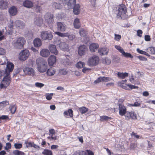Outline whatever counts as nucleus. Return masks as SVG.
<instances>
[{
  "label": "nucleus",
  "instance_id": "1",
  "mask_svg": "<svg viewBox=\"0 0 155 155\" xmlns=\"http://www.w3.org/2000/svg\"><path fill=\"white\" fill-rule=\"evenodd\" d=\"M37 65V69L38 71L41 73L45 72L47 69V62L42 58H39L36 61Z\"/></svg>",
  "mask_w": 155,
  "mask_h": 155
},
{
  "label": "nucleus",
  "instance_id": "2",
  "mask_svg": "<svg viewBox=\"0 0 155 155\" xmlns=\"http://www.w3.org/2000/svg\"><path fill=\"white\" fill-rule=\"evenodd\" d=\"M26 42L25 39L23 37H19L13 41V45L16 48L21 49L23 48L24 45Z\"/></svg>",
  "mask_w": 155,
  "mask_h": 155
},
{
  "label": "nucleus",
  "instance_id": "3",
  "mask_svg": "<svg viewBox=\"0 0 155 155\" xmlns=\"http://www.w3.org/2000/svg\"><path fill=\"white\" fill-rule=\"evenodd\" d=\"M117 16L118 18H123L127 12L126 8L124 5L123 4L119 5L117 9Z\"/></svg>",
  "mask_w": 155,
  "mask_h": 155
},
{
  "label": "nucleus",
  "instance_id": "4",
  "mask_svg": "<svg viewBox=\"0 0 155 155\" xmlns=\"http://www.w3.org/2000/svg\"><path fill=\"white\" fill-rule=\"evenodd\" d=\"M99 58L96 55H93L90 57L87 61V64L89 66H94L98 64Z\"/></svg>",
  "mask_w": 155,
  "mask_h": 155
},
{
  "label": "nucleus",
  "instance_id": "5",
  "mask_svg": "<svg viewBox=\"0 0 155 155\" xmlns=\"http://www.w3.org/2000/svg\"><path fill=\"white\" fill-rule=\"evenodd\" d=\"M41 38L43 40H51L53 38L51 32L48 31H43L41 32Z\"/></svg>",
  "mask_w": 155,
  "mask_h": 155
},
{
  "label": "nucleus",
  "instance_id": "6",
  "mask_svg": "<svg viewBox=\"0 0 155 155\" xmlns=\"http://www.w3.org/2000/svg\"><path fill=\"white\" fill-rule=\"evenodd\" d=\"M11 81V78L9 75L6 74L4 77L1 84V88H5L10 84Z\"/></svg>",
  "mask_w": 155,
  "mask_h": 155
},
{
  "label": "nucleus",
  "instance_id": "7",
  "mask_svg": "<svg viewBox=\"0 0 155 155\" xmlns=\"http://www.w3.org/2000/svg\"><path fill=\"white\" fill-rule=\"evenodd\" d=\"M29 54L28 50L25 49L21 51L19 53V59L20 60L25 61L28 58Z\"/></svg>",
  "mask_w": 155,
  "mask_h": 155
},
{
  "label": "nucleus",
  "instance_id": "8",
  "mask_svg": "<svg viewBox=\"0 0 155 155\" xmlns=\"http://www.w3.org/2000/svg\"><path fill=\"white\" fill-rule=\"evenodd\" d=\"M125 119L128 120L130 119L136 120L137 119V115L134 111H127L125 114Z\"/></svg>",
  "mask_w": 155,
  "mask_h": 155
},
{
  "label": "nucleus",
  "instance_id": "9",
  "mask_svg": "<svg viewBox=\"0 0 155 155\" xmlns=\"http://www.w3.org/2000/svg\"><path fill=\"white\" fill-rule=\"evenodd\" d=\"M45 21L48 24H52L54 22L53 15L51 13H47L45 15Z\"/></svg>",
  "mask_w": 155,
  "mask_h": 155
},
{
  "label": "nucleus",
  "instance_id": "10",
  "mask_svg": "<svg viewBox=\"0 0 155 155\" xmlns=\"http://www.w3.org/2000/svg\"><path fill=\"white\" fill-rule=\"evenodd\" d=\"M57 25L58 31L61 32H64L65 31L66 29V25L64 23L58 22L57 23Z\"/></svg>",
  "mask_w": 155,
  "mask_h": 155
},
{
  "label": "nucleus",
  "instance_id": "11",
  "mask_svg": "<svg viewBox=\"0 0 155 155\" xmlns=\"http://www.w3.org/2000/svg\"><path fill=\"white\" fill-rule=\"evenodd\" d=\"M14 68V64L11 62L8 63L6 68L5 71V74L9 75L11 72H12Z\"/></svg>",
  "mask_w": 155,
  "mask_h": 155
},
{
  "label": "nucleus",
  "instance_id": "12",
  "mask_svg": "<svg viewBox=\"0 0 155 155\" xmlns=\"http://www.w3.org/2000/svg\"><path fill=\"white\" fill-rule=\"evenodd\" d=\"M111 80V79L109 77H100L98 79L94 81V82L95 83H98L101 81H104L105 82L110 81Z\"/></svg>",
  "mask_w": 155,
  "mask_h": 155
},
{
  "label": "nucleus",
  "instance_id": "13",
  "mask_svg": "<svg viewBox=\"0 0 155 155\" xmlns=\"http://www.w3.org/2000/svg\"><path fill=\"white\" fill-rule=\"evenodd\" d=\"M24 73L26 74H28L29 75H33L35 74V71L31 68H26L23 69Z\"/></svg>",
  "mask_w": 155,
  "mask_h": 155
},
{
  "label": "nucleus",
  "instance_id": "14",
  "mask_svg": "<svg viewBox=\"0 0 155 155\" xmlns=\"http://www.w3.org/2000/svg\"><path fill=\"white\" fill-rule=\"evenodd\" d=\"M87 50V48L85 45H83L80 46L78 49V54L80 56L84 55Z\"/></svg>",
  "mask_w": 155,
  "mask_h": 155
},
{
  "label": "nucleus",
  "instance_id": "15",
  "mask_svg": "<svg viewBox=\"0 0 155 155\" xmlns=\"http://www.w3.org/2000/svg\"><path fill=\"white\" fill-rule=\"evenodd\" d=\"M119 113L121 116L125 115L126 111V109L125 106L122 104H119Z\"/></svg>",
  "mask_w": 155,
  "mask_h": 155
},
{
  "label": "nucleus",
  "instance_id": "16",
  "mask_svg": "<svg viewBox=\"0 0 155 155\" xmlns=\"http://www.w3.org/2000/svg\"><path fill=\"white\" fill-rule=\"evenodd\" d=\"M40 55L44 57H47L50 54V52L49 50L47 49H43L40 51Z\"/></svg>",
  "mask_w": 155,
  "mask_h": 155
},
{
  "label": "nucleus",
  "instance_id": "17",
  "mask_svg": "<svg viewBox=\"0 0 155 155\" xmlns=\"http://www.w3.org/2000/svg\"><path fill=\"white\" fill-rule=\"evenodd\" d=\"M35 24L37 26H41L43 23V19L41 17H36L34 19Z\"/></svg>",
  "mask_w": 155,
  "mask_h": 155
},
{
  "label": "nucleus",
  "instance_id": "18",
  "mask_svg": "<svg viewBox=\"0 0 155 155\" xmlns=\"http://www.w3.org/2000/svg\"><path fill=\"white\" fill-rule=\"evenodd\" d=\"M48 48L51 53H53L57 55L58 54V51L54 45H50L49 46Z\"/></svg>",
  "mask_w": 155,
  "mask_h": 155
},
{
  "label": "nucleus",
  "instance_id": "19",
  "mask_svg": "<svg viewBox=\"0 0 155 155\" xmlns=\"http://www.w3.org/2000/svg\"><path fill=\"white\" fill-rule=\"evenodd\" d=\"M56 61V57L54 55L50 56L48 59L49 65L50 66L53 65Z\"/></svg>",
  "mask_w": 155,
  "mask_h": 155
},
{
  "label": "nucleus",
  "instance_id": "20",
  "mask_svg": "<svg viewBox=\"0 0 155 155\" xmlns=\"http://www.w3.org/2000/svg\"><path fill=\"white\" fill-rule=\"evenodd\" d=\"M99 47V45L97 44L93 43L89 45V49L91 52H95Z\"/></svg>",
  "mask_w": 155,
  "mask_h": 155
},
{
  "label": "nucleus",
  "instance_id": "21",
  "mask_svg": "<svg viewBox=\"0 0 155 155\" xmlns=\"http://www.w3.org/2000/svg\"><path fill=\"white\" fill-rule=\"evenodd\" d=\"M34 46L35 47H41L42 45V42L41 40L38 38H36L33 41Z\"/></svg>",
  "mask_w": 155,
  "mask_h": 155
},
{
  "label": "nucleus",
  "instance_id": "22",
  "mask_svg": "<svg viewBox=\"0 0 155 155\" xmlns=\"http://www.w3.org/2000/svg\"><path fill=\"white\" fill-rule=\"evenodd\" d=\"M59 47L60 49L63 51H67L69 48L68 45L65 42L60 43L59 45Z\"/></svg>",
  "mask_w": 155,
  "mask_h": 155
},
{
  "label": "nucleus",
  "instance_id": "23",
  "mask_svg": "<svg viewBox=\"0 0 155 155\" xmlns=\"http://www.w3.org/2000/svg\"><path fill=\"white\" fill-rule=\"evenodd\" d=\"M109 50L107 48H101L98 50V53L101 55H107Z\"/></svg>",
  "mask_w": 155,
  "mask_h": 155
},
{
  "label": "nucleus",
  "instance_id": "24",
  "mask_svg": "<svg viewBox=\"0 0 155 155\" xmlns=\"http://www.w3.org/2000/svg\"><path fill=\"white\" fill-rule=\"evenodd\" d=\"M23 5L25 7L30 8L33 6V4L32 2L30 1L26 0L23 2Z\"/></svg>",
  "mask_w": 155,
  "mask_h": 155
},
{
  "label": "nucleus",
  "instance_id": "25",
  "mask_svg": "<svg viewBox=\"0 0 155 155\" xmlns=\"http://www.w3.org/2000/svg\"><path fill=\"white\" fill-rule=\"evenodd\" d=\"M76 3V0H69L67 3L68 8L70 9L73 8Z\"/></svg>",
  "mask_w": 155,
  "mask_h": 155
},
{
  "label": "nucleus",
  "instance_id": "26",
  "mask_svg": "<svg viewBox=\"0 0 155 155\" xmlns=\"http://www.w3.org/2000/svg\"><path fill=\"white\" fill-rule=\"evenodd\" d=\"M17 8L15 6L11 7L9 10V12L11 15H15L17 14Z\"/></svg>",
  "mask_w": 155,
  "mask_h": 155
},
{
  "label": "nucleus",
  "instance_id": "27",
  "mask_svg": "<svg viewBox=\"0 0 155 155\" xmlns=\"http://www.w3.org/2000/svg\"><path fill=\"white\" fill-rule=\"evenodd\" d=\"M15 25L16 27L22 28L25 26V24L21 21L17 20L15 22Z\"/></svg>",
  "mask_w": 155,
  "mask_h": 155
},
{
  "label": "nucleus",
  "instance_id": "28",
  "mask_svg": "<svg viewBox=\"0 0 155 155\" xmlns=\"http://www.w3.org/2000/svg\"><path fill=\"white\" fill-rule=\"evenodd\" d=\"M80 5L79 4H77L73 7V12L75 15H77L79 14L80 12Z\"/></svg>",
  "mask_w": 155,
  "mask_h": 155
},
{
  "label": "nucleus",
  "instance_id": "29",
  "mask_svg": "<svg viewBox=\"0 0 155 155\" xmlns=\"http://www.w3.org/2000/svg\"><path fill=\"white\" fill-rule=\"evenodd\" d=\"M8 2L4 0H0V8L5 9L7 8Z\"/></svg>",
  "mask_w": 155,
  "mask_h": 155
},
{
  "label": "nucleus",
  "instance_id": "30",
  "mask_svg": "<svg viewBox=\"0 0 155 155\" xmlns=\"http://www.w3.org/2000/svg\"><path fill=\"white\" fill-rule=\"evenodd\" d=\"M117 75L118 77L119 78L121 79H123L128 76V73L126 72L120 73V72H118L117 74Z\"/></svg>",
  "mask_w": 155,
  "mask_h": 155
},
{
  "label": "nucleus",
  "instance_id": "31",
  "mask_svg": "<svg viewBox=\"0 0 155 155\" xmlns=\"http://www.w3.org/2000/svg\"><path fill=\"white\" fill-rule=\"evenodd\" d=\"M55 69L52 67L48 69L47 71V74L50 76L53 75L55 73Z\"/></svg>",
  "mask_w": 155,
  "mask_h": 155
},
{
  "label": "nucleus",
  "instance_id": "32",
  "mask_svg": "<svg viewBox=\"0 0 155 155\" xmlns=\"http://www.w3.org/2000/svg\"><path fill=\"white\" fill-rule=\"evenodd\" d=\"M74 25L75 28L78 29L80 27V23L79 20L78 18H76L74 22Z\"/></svg>",
  "mask_w": 155,
  "mask_h": 155
},
{
  "label": "nucleus",
  "instance_id": "33",
  "mask_svg": "<svg viewBox=\"0 0 155 155\" xmlns=\"http://www.w3.org/2000/svg\"><path fill=\"white\" fill-rule=\"evenodd\" d=\"M64 114L66 117H67L68 114L70 117H72L73 115V111L71 109H69L68 111H65L64 112Z\"/></svg>",
  "mask_w": 155,
  "mask_h": 155
},
{
  "label": "nucleus",
  "instance_id": "34",
  "mask_svg": "<svg viewBox=\"0 0 155 155\" xmlns=\"http://www.w3.org/2000/svg\"><path fill=\"white\" fill-rule=\"evenodd\" d=\"M9 104V102L5 101L0 102V110L3 109L4 107Z\"/></svg>",
  "mask_w": 155,
  "mask_h": 155
},
{
  "label": "nucleus",
  "instance_id": "35",
  "mask_svg": "<svg viewBox=\"0 0 155 155\" xmlns=\"http://www.w3.org/2000/svg\"><path fill=\"white\" fill-rule=\"evenodd\" d=\"M69 57V56L68 55H66L65 58H63L62 59V62L64 65H68L70 63V60L69 58L67 57Z\"/></svg>",
  "mask_w": 155,
  "mask_h": 155
},
{
  "label": "nucleus",
  "instance_id": "36",
  "mask_svg": "<svg viewBox=\"0 0 155 155\" xmlns=\"http://www.w3.org/2000/svg\"><path fill=\"white\" fill-rule=\"evenodd\" d=\"M55 33L59 36L62 37H68L69 34V33L68 32L62 33L59 32H56Z\"/></svg>",
  "mask_w": 155,
  "mask_h": 155
},
{
  "label": "nucleus",
  "instance_id": "37",
  "mask_svg": "<svg viewBox=\"0 0 155 155\" xmlns=\"http://www.w3.org/2000/svg\"><path fill=\"white\" fill-rule=\"evenodd\" d=\"M100 120L101 121H103L104 120L107 121L111 120L112 118L110 117H108L106 116H100Z\"/></svg>",
  "mask_w": 155,
  "mask_h": 155
},
{
  "label": "nucleus",
  "instance_id": "38",
  "mask_svg": "<svg viewBox=\"0 0 155 155\" xmlns=\"http://www.w3.org/2000/svg\"><path fill=\"white\" fill-rule=\"evenodd\" d=\"M79 110L81 114H84L88 111V109L85 107H83L79 108Z\"/></svg>",
  "mask_w": 155,
  "mask_h": 155
},
{
  "label": "nucleus",
  "instance_id": "39",
  "mask_svg": "<svg viewBox=\"0 0 155 155\" xmlns=\"http://www.w3.org/2000/svg\"><path fill=\"white\" fill-rule=\"evenodd\" d=\"M13 153L14 155H25V153L21 151L18 150H16L13 151Z\"/></svg>",
  "mask_w": 155,
  "mask_h": 155
},
{
  "label": "nucleus",
  "instance_id": "40",
  "mask_svg": "<svg viewBox=\"0 0 155 155\" xmlns=\"http://www.w3.org/2000/svg\"><path fill=\"white\" fill-rule=\"evenodd\" d=\"M85 65V64L84 62L79 61L76 64V66L78 68H82Z\"/></svg>",
  "mask_w": 155,
  "mask_h": 155
},
{
  "label": "nucleus",
  "instance_id": "41",
  "mask_svg": "<svg viewBox=\"0 0 155 155\" xmlns=\"http://www.w3.org/2000/svg\"><path fill=\"white\" fill-rule=\"evenodd\" d=\"M9 109L12 114H14L16 110V107L15 105H11L9 107Z\"/></svg>",
  "mask_w": 155,
  "mask_h": 155
},
{
  "label": "nucleus",
  "instance_id": "42",
  "mask_svg": "<svg viewBox=\"0 0 155 155\" xmlns=\"http://www.w3.org/2000/svg\"><path fill=\"white\" fill-rule=\"evenodd\" d=\"M53 6L57 9H60L62 8V5L61 4H58L56 2H54L53 3Z\"/></svg>",
  "mask_w": 155,
  "mask_h": 155
},
{
  "label": "nucleus",
  "instance_id": "43",
  "mask_svg": "<svg viewBox=\"0 0 155 155\" xmlns=\"http://www.w3.org/2000/svg\"><path fill=\"white\" fill-rule=\"evenodd\" d=\"M42 153L44 155H52V152L51 151L46 149L44 150Z\"/></svg>",
  "mask_w": 155,
  "mask_h": 155
},
{
  "label": "nucleus",
  "instance_id": "44",
  "mask_svg": "<svg viewBox=\"0 0 155 155\" xmlns=\"http://www.w3.org/2000/svg\"><path fill=\"white\" fill-rule=\"evenodd\" d=\"M137 52L140 54H144L148 57H149L150 56V55L148 53H147L146 52L141 50L139 48H137Z\"/></svg>",
  "mask_w": 155,
  "mask_h": 155
},
{
  "label": "nucleus",
  "instance_id": "45",
  "mask_svg": "<svg viewBox=\"0 0 155 155\" xmlns=\"http://www.w3.org/2000/svg\"><path fill=\"white\" fill-rule=\"evenodd\" d=\"M125 57H129L131 58H133V56L131 55V54L130 53H126L124 52V50L121 53Z\"/></svg>",
  "mask_w": 155,
  "mask_h": 155
},
{
  "label": "nucleus",
  "instance_id": "46",
  "mask_svg": "<svg viewBox=\"0 0 155 155\" xmlns=\"http://www.w3.org/2000/svg\"><path fill=\"white\" fill-rule=\"evenodd\" d=\"M87 154L85 151H78L75 152L73 155H87Z\"/></svg>",
  "mask_w": 155,
  "mask_h": 155
},
{
  "label": "nucleus",
  "instance_id": "47",
  "mask_svg": "<svg viewBox=\"0 0 155 155\" xmlns=\"http://www.w3.org/2000/svg\"><path fill=\"white\" fill-rule=\"evenodd\" d=\"M79 34L81 37H84L86 35V31L83 28H81L79 30Z\"/></svg>",
  "mask_w": 155,
  "mask_h": 155
},
{
  "label": "nucleus",
  "instance_id": "48",
  "mask_svg": "<svg viewBox=\"0 0 155 155\" xmlns=\"http://www.w3.org/2000/svg\"><path fill=\"white\" fill-rule=\"evenodd\" d=\"M122 87L125 90H130V84H124L122 86Z\"/></svg>",
  "mask_w": 155,
  "mask_h": 155
},
{
  "label": "nucleus",
  "instance_id": "49",
  "mask_svg": "<svg viewBox=\"0 0 155 155\" xmlns=\"http://www.w3.org/2000/svg\"><path fill=\"white\" fill-rule=\"evenodd\" d=\"M148 50L150 51V53L155 54V48L154 47H151L148 48Z\"/></svg>",
  "mask_w": 155,
  "mask_h": 155
},
{
  "label": "nucleus",
  "instance_id": "50",
  "mask_svg": "<svg viewBox=\"0 0 155 155\" xmlns=\"http://www.w3.org/2000/svg\"><path fill=\"white\" fill-rule=\"evenodd\" d=\"M114 47L115 48L121 53L124 50V49L120 46L115 45Z\"/></svg>",
  "mask_w": 155,
  "mask_h": 155
},
{
  "label": "nucleus",
  "instance_id": "51",
  "mask_svg": "<svg viewBox=\"0 0 155 155\" xmlns=\"http://www.w3.org/2000/svg\"><path fill=\"white\" fill-rule=\"evenodd\" d=\"M53 93L48 94H46V98L48 100H50L53 95Z\"/></svg>",
  "mask_w": 155,
  "mask_h": 155
},
{
  "label": "nucleus",
  "instance_id": "52",
  "mask_svg": "<svg viewBox=\"0 0 155 155\" xmlns=\"http://www.w3.org/2000/svg\"><path fill=\"white\" fill-rule=\"evenodd\" d=\"M15 147L17 149H19L22 147V145L21 143H15L14 144Z\"/></svg>",
  "mask_w": 155,
  "mask_h": 155
},
{
  "label": "nucleus",
  "instance_id": "53",
  "mask_svg": "<svg viewBox=\"0 0 155 155\" xmlns=\"http://www.w3.org/2000/svg\"><path fill=\"white\" fill-rule=\"evenodd\" d=\"M35 85L36 87L41 88L43 87L44 84L42 83L36 82L35 84Z\"/></svg>",
  "mask_w": 155,
  "mask_h": 155
},
{
  "label": "nucleus",
  "instance_id": "54",
  "mask_svg": "<svg viewBox=\"0 0 155 155\" xmlns=\"http://www.w3.org/2000/svg\"><path fill=\"white\" fill-rule=\"evenodd\" d=\"M35 8L36 11L38 12H40L42 10V8L41 6L38 5H36Z\"/></svg>",
  "mask_w": 155,
  "mask_h": 155
},
{
  "label": "nucleus",
  "instance_id": "55",
  "mask_svg": "<svg viewBox=\"0 0 155 155\" xmlns=\"http://www.w3.org/2000/svg\"><path fill=\"white\" fill-rule=\"evenodd\" d=\"M25 143L26 144V146L27 147H32L33 142H28L27 141L25 140Z\"/></svg>",
  "mask_w": 155,
  "mask_h": 155
},
{
  "label": "nucleus",
  "instance_id": "56",
  "mask_svg": "<svg viewBox=\"0 0 155 155\" xmlns=\"http://www.w3.org/2000/svg\"><path fill=\"white\" fill-rule=\"evenodd\" d=\"M59 2L61 4H63L64 5H66L67 2L68 0H58Z\"/></svg>",
  "mask_w": 155,
  "mask_h": 155
},
{
  "label": "nucleus",
  "instance_id": "57",
  "mask_svg": "<svg viewBox=\"0 0 155 155\" xmlns=\"http://www.w3.org/2000/svg\"><path fill=\"white\" fill-rule=\"evenodd\" d=\"M121 38V36L120 35H117L116 34H115V38L114 39L115 40L118 41H119Z\"/></svg>",
  "mask_w": 155,
  "mask_h": 155
},
{
  "label": "nucleus",
  "instance_id": "58",
  "mask_svg": "<svg viewBox=\"0 0 155 155\" xmlns=\"http://www.w3.org/2000/svg\"><path fill=\"white\" fill-rule=\"evenodd\" d=\"M55 134V131L54 129H51L49 130V135L51 136H53L54 134Z\"/></svg>",
  "mask_w": 155,
  "mask_h": 155
},
{
  "label": "nucleus",
  "instance_id": "59",
  "mask_svg": "<svg viewBox=\"0 0 155 155\" xmlns=\"http://www.w3.org/2000/svg\"><path fill=\"white\" fill-rule=\"evenodd\" d=\"M75 35L73 34L69 35L68 38L69 40H73L75 38Z\"/></svg>",
  "mask_w": 155,
  "mask_h": 155
},
{
  "label": "nucleus",
  "instance_id": "60",
  "mask_svg": "<svg viewBox=\"0 0 155 155\" xmlns=\"http://www.w3.org/2000/svg\"><path fill=\"white\" fill-rule=\"evenodd\" d=\"M11 144L9 143H6V146L5 147V149L6 150H8L11 148Z\"/></svg>",
  "mask_w": 155,
  "mask_h": 155
},
{
  "label": "nucleus",
  "instance_id": "61",
  "mask_svg": "<svg viewBox=\"0 0 155 155\" xmlns=\"http://www.w3.org/2000/svg\"><path fill=\"white\" fill-rule=\"evenodd\" d=\"M96 0H90V2L92 6L95 7L96 4Z\"/></svg>",
  "mask_w": 155,
  "mask_h": 155
},
{
  "label": "nucleus",
  "instance_id": "62",
  "mask_svg": "<svg viewBox=\"0 0 155 155\" xmlns=\"http://www.w3.org/2000/svg\"><path fill=\"white\" fill-rule=\"evenodd\" d=\"M137 35L138 36L140 37H142V35L143 33L142 31L140 29H139L137 31Z\"/></svg>",
  "mask_w": 155,
  "mask_h": 155
},
{
  "label": "nucleus",
  "instance_id": "63",
  "mask_svg": "<svg viewBox=\"0 0 155 155\" xmlns=\"http://www.w3.org/2000/svg\"><path fill=\"white\" fill-rule=\"evenodd\" d=\"M90 70V68L84 67L82 69V71L84 73H88V71H89Z\"/></svg>",
  "mask_w": 155,
  "mask_h": 155
},
{
  "label": "nucleus",
  "instance_id": "64",
  "mask_svg": "<svg viewBox=\"0 0 155 155\" xmlns=\"http://www.w3.org/2000/svg\"><path fill=\"white\" fill-rule=\"evenodd\" d=\"M5 53V50L3 48H0V55H4Z\"/></svg>",
  "mask_w": 155,
  "mask_h": 155
}]
</instances>
